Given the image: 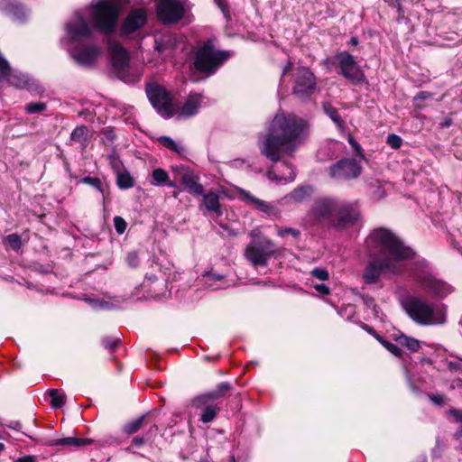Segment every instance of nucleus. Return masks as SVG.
<instances>
[{
	"label": "nucleus",
	"instance_id": "5fc2aeb1",
	"mask_svg": "<svg viewBox=\"0 0 462 462\" xmlns=\"http://www.w3.org/2000/svg\"><path fill=\"white\" fill-rule=\"evenodd\" d=\"M314 289L322 295H328L330 293V289L324 283L315 284Z\"/></svg>",
	"mask_w": 462,
	"mask_h": 462
},
{
	"label": "nucleus",
	"instance_id": "7ed1b4c3",
	"mask_svg": "<svg viewBox=\"0 0 462 462\" xmlns=\"http://www.w3.org/2000/svg\"><path fill=\"white\" fill-rule=\"evenodd\" d=\"M311 225L318 226L328 221L330 226L343 231L356 226L361 212L356 201L339 200L335 198H323L315 201L309 212Z\"/></svg>",
	"mask_w": 462,
	"mask_h": 462
},
{
	"label": "nucleus",
	"instance_id": "b1692460",
	"mask_svg": "<svg viewBox=\"0 0 462 462\" xmlns=\"http://www.w3.org/2000/svg\"><path fill=\"white\" fill-rule=\"evenodd\" d=\"M324 113L336 124L338 129L344 130L346 127V123L342 119L338 109L335 107L329 102H324L322 104Z\"/></svg>",
	"mask_w": 462,
	"mask_h": 462
},
{
	"label": "nucleus",
	"instance_id": "3c124183",
	"mask_svg": "<svg viewBox=\"0 0 462 462\" xmlns=\"http://www.w3.org/2000/svg\"><path fill=\"white\" fill-rule=\"evenodd\" d=\"M147 442V439L143 436H135L131 441V447L142 448Z\"/></svg>",
	"mask_w": 462,
	"mask_h": 462
},
{
	"label": "nucleus",
	"instance_id": "7c9ffc66",
	"mask_svg": "<svg viewBox=\"0 0 462 462\" xmlns=\"http://www.w3.org/2000/svg\"><path fill=\"white\" fill-rule=\"evenodd\" d=\"M116 185L120 189H128L134 186V179L126 170L116 173Z\"/></svg>",
	"mask_w": 462,
	"mask_h": 462
},
{
	"label": "nucleus",
	"instance_id": "4d7b16f0",
	"mask_svg": "<svg viewBox=\"0 0 462 462\" xmlns=\"http://www.w3.org/2000/svg\"><path fill=\"white\" fill-rule=\"evenodd\" d=\"M361 299L363 300V303L366 306V307H372V306H374V298L368 295V294H362L361 295Z\"/></svg>",
	"mask_w": 462,
	"mask_h": 462
},
{
	"label": "nucleus",
	"instance_id": "37998d69",
	"mask_svg": "<svg viewBox=\"0 0 462 462\" xmlns=\"http://www.w3.org/2000/svg\"><path fill=\"white\" fill-rule=\"evenodd\" d=\"M125 262L131 268H137L140 264V257L136 251H131L126 254Z\"/></svg>",
	"mask_w": 462,
	"mask_h": 462
},
{
	"label": "nucleus",
	"instance_id": "69168bd1",
	"mask_svg": "<svg viewBox=\"0 0 462 462\" xmlns=\"http://www.w3.org/2000/svg\"><path fill=\"white\" fill-rule=\"evenodd\" d=\"M397 9L400 14H403L402 6L400 3H397Z\"/></svg>",
	"mask_w": 462,
	"mask_h": 462
},
{
	"label": "nucleus",
	"instance_id": "9b49d317",
	"mask_svg": "<svg viewBox=\"0 0 462 462\" xmlns=\"http://www.w3.org/2000/svg\"><path fill=\"white\" fill-rule=\"evenodd\" d=\"M317 89L315 74L308 67H299L295 73L292 94L301 100L310 97Z\"/></svg>",
	"mask_w": 462,
	"mask_h": 462
},
{
	"label": "nucleus",
	"instance_id": "4c0bfd02",
	"mask_svg": "<svg viewBox=\"0 0 462 462\" xmlns=\"http://www.w3.org/2000/svg\"><path fill=\"white\" fill-rule=\"evenodd\" d=\"M347 142L350 144V146L353 149L354 154L357 157H359L361 160L365 161V154L364 152V150L362 146L358 143V142L355 139V137L349 134L347 135Z\"/></svg>",
	"mask_w": 462,
	"mask_h": 462
},
{
	"label": "nucleus",
	"instance_id": "f8f14e48",
	"mask_svg": "<svg viewBox=\"0 0 462 462\" xmlns=\"http://www.w3.org/2000/svg\"><path fill=\"white\" fill-rule=\"evenodd\" d=\"M415 281L427 294L433 298L443 299L453 291L450 284L430 273L416 274Z\"/></svg>",
	"mask_w": 462,
	"mask_h": 462
},
{
	"label": "nucleus",
	"instance_id": "5701e85b",
	"mask_svg": "<svg viewBox=\"0 0 462 462\" xmlns=\"http://www.w3.org/2000/svg\"><path fill=\"white\" fill-rule=\"evenodd\" d=\"M194 408L202 410L200 420L204 423L212 421L220 411V408L212 401H208L207 403L201 407Z\"/></svg>",
	"mask_w": 462,
	"mask_h": 462
},
{
	"label": "nucleus",
	"instance_id": "e2e57ef3",
	"mask_svg": "<svg viewBox=\"0 0 462 462\" xmlns=\"http://www.w3.org/2000/svg\"><path fill=\"white\" fill-rule=\"evenodd\" d=\"M14 82L16 84H14V85L16 86V87H21L24 83V81L19 76H17V75H16V78L14 79Z\"/></svg>",
	"mask_w": 462,
	"mask_h": 462
},
{
	"label": "nucleus",
	"instance_id": "603ef678",
	"mask_svg": "<svg viewBox=\"0 0 462 462\" xmlns=\"http://www.w3.org/2000/svg\"><path fill=\"white\" fill-rule=\"evenodd\" d=\"M361 328L366 331L368 334H370L371 336H373L377 341H378V338L382 337V336L380 334L377 333V331L371 326H369L368 324H365V323H361Z\"/></svg>",
	"mask_w": 462,
	"mask_h": 462
},
{
	"label": "nucleus",
	"instance_id": "9d476101",
	"mask_svg": "<svg viewBox=\"0 0 462 462\" xmlns=\"http://www.w3.org/2000/svg\"><path fill=\"white\" fill-rule=\"evenodd\" d=\"M338 74L355 85L366 81L365 74L356 57L346 51H338L335 55Z\"/></svg>",
	"mask_w": 462,
	"mask_h": 462
},
{
	"label": "nucleus",
	"instance_id": "de8ad7c7",
	"mask_svg": "<svg viewBox=\"0 0 462 462\" xmlns=\"http://www.w3.org/2000/svg\"><path fill=\"white\" fill-rule=\"evenodd\" d=\"M217 6L220 9L221 13L223 14L226 21L227 23H229L232 20V17H231L230 6L228 5V2L226 0H225Z\"/></svg>",
	"mask_w": 462,
	"mask_h": 462
},
{
	"label": "nucleus",
	"instance_id": "49530a36",
	"mask_svg": "<svg viewBox=\"0 0 462 462\" xmlns=\"http://www.w3.org/2000/svg\"><path fill=\"white\" fill-rule=\"evenodd\" d=\"M310 274L320 281H327L329 278V273L325 268L315 267Z\"/></svg>",
	"mask_w": 462,
	"mask_h": 462
},
{
	"label": "nucleus",
	"instance_id": "f704fd0d",
	"mask_svg": "<svg viewBox=\"0 0 462 462\" xmlns=\"http://www.w3.org/2000/svg\"><path fill=\"white\" fill-rule=\"evenodd\" d=\"M158 143L160 144H162L163 147L178 153V154H180L183 151V148L182 147H180L176 144V143L169 136H165V135H162V136H160L158 139H157Z\"/></svg>",
	"mask_w": 462,
	"mask_h": 462
},
{
	"label": "nucleus",
	"instance_id": "f03ea898",
	"mask_svg": "<svg viewBox=\"0 0 462 462\" xmlns=\"http://www.w3.org/2000/svg\"><path fill=\"white\" fill-rule=\"evenodd\" d=\"M304 124L294 116L276 115L265 140L261 146V153L273 162L282 159V152L292 151L295 142L301 136Z\"/></svg>",
	"mask_w": 462,
	"mask_h": 462
},
{
	"label": "nucleus",
	"instance_id": "052dcab7",
	"mask_svg": "<svg viewBox=\"0 0 462 462\" xmlns=\"http://www.w3.org/2000/svg\"><path fill=\"white\" fill-rule=\"evenodd\" d=\"M292 66H293L292 62L289 60L287 62V64L282 69V78H283L289 71H291V69H292Z\"/></svg>",
	"mask_w": 462,
	"mask_h": 462
},
{
	"label": "nucleus",
	"instance_id": "2f4dec72",
	"mask_svg": "<svg viewBox=\"0 0 462 462\" xmlns=\"http://www.w3.org/2000/svg\"><path fill=\"white\" fill-rule=\"evenodd\" d=\"M88 128L86 125L77 126L70 134V141L83 144L87 141Z\"/></svg>",
	"mask_w": 462,
	"mask_h": 462
},
{
	"label": "nucleus",
	"instance_id": "a19ab883",
	"mask_svg": "<svg viewBox=\"0 0 462 462\" xmlns=\"http://www.w3.org/2000/svg\"><path fill=\"white\" fill-rule=\"evenodd\" d=\"M277 235L281 237H284L287 235H291L293 237L299 238L301 233L297 228L277 226Z\"/></svg>",
	"mask_w": 462,
	"mask_h": 462
},
{
	"label": "nucleus",
	"instance_id": "412c9836",
	"mask_svg": "<svg viewBox=\"0 0 462 462\" xmlns=\"http://www.w3.org/2000/svg\"><path fill=\"white\" fill-rule=\"evenodd\" d=\"M242 194L244 195L245 199L247 202L254 204L258 210L265 213L267 216H270V217H279L280 210L274 205L270 204L264 200H262L260 199L254 197L253 195L250 194V192H248L246 190L243 189Z\"/></svg>",
	"mask_w": 462,
	"mask_h": 462
},
{
	"label": "nucleus",
	"instance_id": "aec40b11",
	"mask_svg": "<svg viewBox=\"0 0 462 462\" xmlns=\"http://www.w3.org/2000/svg\"><path fill=\"white\" fill-rule=\"evenodd\" d=\"M42 445L48 447H56V446H73L76 448L91 445L94 443L92 439L87 438H76V437H67L58 439H47V440H39Z\"/></svg>",
	"mask_w": 462,
	"mask_h": 462
},
{
	"label": "nucleus",
	"instance_id": "a211bd4d",
	"mask_svg": "<svg viewBox=\"0 0 462 462\" xmlns=\"http://www.w3.org/2000/svg\"><path fill=\"white\" fill-rule=\"evenodd\" d=\"M181 183L186 190L193 196H201L204 193V187L199 183V176L189 168H182L180 172Z\"/></svg>",
	"mask_w": 462,
	"mask_h": 462
},
{
	"label": "nucleus",
	"instance_id": "f3484780",
	"mask_svg": "<svg viewBox=\"0 0 462 462\" xmlns=\"http://www.w3.org/2000/svg\"><path fill=\"white\" fill-rule=\"evenodd\" d=\"M233 385L228 382H222L217 387L208 393L200 394L192 400L193 407H201L207 403L208 401H216L219 398L226 397L233 391Z\"/></svg>",
	"mask_w": 462,
	"mask_h": 462
},
{
	"label": "nucleus",
	"instance_id": "58836bf2",
	"mask_svg": "<svg viewBox=\"0 0 462 462\" xmlns=\"http://www.w3.org/2000/svg\"><path fill=\"white\" fill-rule=\"evenodd\" d=\"M378 342L394 356L401 357L402 356V349L398 347L396 345L386 340L383 337L378 338Z\"/></svg>",
	"mask_w": 462,
	"mask_h": 462
},
{
	"label": "nucleus",
	"instance_id": "ea45409f",
	"mask_svg": "<svg viewBox=\"0 0 462 462\" xmlns=\"http://www.w3.org/2000/svg\"><path fill=\"white\" fill-rule=\"evenodd\" d=\"M47 105L44 102H31L26 104L25 111L27 114H40L46 110Z\"/></svg>",
	"mask_w": 462,
	"mask_h": 462
},
{
	"label": "nucleus",
	"instance_id": "e433bc0d",
	"mask_svg": "<svg viewBox=\"0 0 462 462\" xmlns=\"http://www.w3.org/2000/svg\"><path fill=\"white\" fill-rule=\"evenodd\" d=\"M5 10L8 14H12L14 18L22 20L25 17L23 8L17 4L8 3L5 6Z\"/></svg>",
	"mask_w": 462,
	"mask_h": 462
},
{
	"label": "nucleus",
	"instance_id": "774afa93",
	"mask_svg": "<svg viewBox=\"0 0 462 462\" xmlns=\"http://www.w3.org/2000/svg\"><path fill=\"white\" fill-rule=\"evenodd\" d=\"M225 0H214L215 4L217 5H220L222 2H224Z\"/></svg>",
	"mask_w": 462,
	"mask_h": 462
},
{
	"label": "nucleus",
	"instance_id": "bb28decb",
	"mask_svg": "<svg viewBox=\"0 0 462 462\" xmlns=\"http://www.w3.org/2000/svg\"><path fill=\"white\" fill-rule=\"evenodd\" d=\"M313 192V188L310 185H303L295 188L289 195L290 200L300 203L309 199Z\"/></svg>",
	"mask_w": 462,
	"mask_h": 462
},
{
	"label": "nucleus",
	"instance_id": "6ab92c4d",
	"mask_svg": "<svg viewBox=\"0 0 462 462\" xmlns=\"http://www.w3.org/2000/svg\"><path fill=\"white\" fill-rule=\"evenodd\" d=\"M99 53L100 49L98 47L87 45L76 48L72 53V58L79 65L91 66L96 62Z\"/></svg>",
	"mask_w": 462,
	"mask_h": 462
},
{
	"label": "nucleus",
	"instance_id": "cd10ccee",
	"mask_svg": "<svg viewBox=\"0 0 462 462\" xmlns=\"http://www.w3.org/2000/svg\"><path fill=\"white\" fill-rule=\"evenodd\" d=\"M152 180L151 181V184H152V185H155V186L167 185L171 188L175 187V183L173 181L170 180L168 172L162 168L154 169L152 171Z\"/></svg>",
	"mask_w": 462,
	"mask_h": 462
},
{
	"label": "nucleus",
	"instance_id": "20e7f679",
	"mask_svg": "<svg viewBox=\"0 0 462 462\" xmlns=\"http://www.w3.org/2000/svg\"><path fill=\"white\" fill-rule=\"evenodd\" d=\"M229 51L217 50L214 40L208 39L193 51L192 69L199 74L210 77L230 59Z\"/></svg>",
	"mask_w": 462,
	"mask_h": 462
},
{
	"label": "nucleus",
	"instance_id": "c85d7f7f",
	"mask_svg": "<svg viewBox=\"0 0 462 462\" xmlns=\"http://www.w3.org/2000/svg\"><path fill=\"white\" fill-rule=\"evenodd\" d=\"M393 339L402 346L408 348L411 352H417L420 347V342L418 339L406 336L402 332H399L398 335H394Z\"/></svg>",
	"mask_w": 462,
	"mask_h": 462
},
{
	"label": "nucleus",
	"instance_id": "423d86ee",
	"mask_svg": "<svg viewBox=\"0 0 462 462\" xmlns=\"http://www.w3.org/2000/svg\"><path fill=\"white\" fill-rule=\"evenodd\" d=\"M402 307L406 314L418 325H441L446 321L444 310L435 309L427 300L419 297L409 296L402 303Z\"/></svg>",
	"mask_w": 462,
	"mask_h": 462
},
{
	"label": "nucleus",
	"instance_id": "393cba45",
	"mask_svg": "<svg viewBox=\"0 0 462 462\" xmlns=\"http://www.w3.org/2000/svg\"><path fill=\"white\" fill-rule=\"evenodd\" d=\"M203 204L208 211L215 212L217 216L222 214L219 203V197L214 191L203 193Z\"/></svg>",
	"mask_w": 462,
	"mask_h": 462
},
{
	"label": "nucleus",
	"instance_id": "ddd939ff",
	"mask_svg": "<svg viewBox=\"0 0 462 462\" xmlns=\"http://www.w3.org/2000/svg\"><path fill=\"white\" fill-rule=\"evenodd\" d=\"M148 21L147 12L143 8L132 9L118 29L119 37L128 38L133 33L140 31Z\"/></svg>",
	"mask_w": 462,
	"mask_h": 462
},
{
	"label": "nucleus",
	"instance_id": "864d4df0",
	"mask_svg": "<svg viewBox=\"0 0 462 462\" xmlns=\"http://www.w3.org/2000/svg\"><path fill=\"white\" fill-rule=\"evenodd\" d=\"M448 414H450L457 422L462 423V410L451 408L448 410Z\"/></svg>",
	"mask_w": 462,
	"mask_h": 462
},
{
	"label": "nucleus",
	"instance_id": "dca6fc26",
	"mask_svg": "<svg viewBox=\"0 0 462 462\" xmlns=\"http://www.w3.org/2000/svg\"><path fill=\"white\" fill-rule=\"evenodd\" d=\"M67 33L71 42H78L81 39H90L94 35V29L83 16H79L76 21L68 23L66 25Z\"/></svg>",
	"mask_w": 462,
	"mask_h": 462
},
{
	"label": "nucleus",
	"instance_id": "bf43d9fd",
	"mask_svg": "<svg viewBox=\"0 0 462 462\" xmlns=\"http://www.w3.org/2000/svg\"><path fill=\"white\" fill-rule=\"evenodd\" d=\"M15 462H36V457L33 455H26L19 457Z\"/></svg>",
	"mask_w": 462,
	"mask_h": 462
},
{
	"label": "nucleus",
	"instance_id": "1a4fd4ad",
	"mask_svg": "<svg viewBox=\"0 0 462 462\" xmlns=\"http://www.w3.org/2000/svg\"><path fill=\"white\" fill-rule=\"evenodd\" d=\"M188 0H159L155 5L157 19L163 25L177 24L189 12Z\"/></svg>",
	"mask_w": 462,
	"mask_h": 462
},
{
	"label": "nucleus",
	"instance_id": "c03bdc74",
	"mask_svg": "<svg viewBox=\"0 0 462 462\" xmlns=\"http://www.w3.org/2000/svg\"><path fill=\"white\" fill-rule=\"evenodd\" d=\"M386 143L391 148L397 150V149L401 148V146L402 144V139L401 138V136H399L395 134H391L387 136Z\"/></svg>",
	"mask_w": 462,
	"mask_h": 462
},
{
	"label": "nucleus",
	"instance_id": "79ce46f5",
	"mask_svg": "<svg viewBox=\"0 0 462 462\" xmlns=\"http://www.w3.org/2000/svg\"><path fill=\"white\" fill-rule=\"evenodd\" d=\"M120 342V339L117 337H104L102 340V345L110 352H115L118 347Z\"/></svg>",
	"mask_w": 462,
	"mask_h": 462
},
{
	"label": "nucleus",
	"instance_id": "09e8293b",
	"mask_svg": "<svg viewBox=\"0 0 462 462\" xmlns=\"http://www.w3.org/2000/svg\"><path fill=\"white\" fill-rule=\"evenodd\" d=\"M428 398L437 406H442L446 401V397L439 393H429Z\"/></svg>",
	"mask_w": 462,
	"mask_h": 462
},
{
	"label": "nucleus",
	"instance_id": "8fccbe9b",
	"mask_svg": "<svg viewBox=\"0 0 462 462\" xmlns=\"http://www.w3.org/2000/svg\"><path fill=\"white\" fill-rule=\"evenodd\" d=\"M346 46L352 51H360L363 47L360 46V41L357 36H352L349 41L346 42Z\"/></svg>",
	"mask_w": 462,
	"mask_h": 462
},
{
	"label": "nucleus",
	"instance_id": "f257e3e1",
	"mask_svg": "<svg viewBox=\"0 0 462 462\" xmlns=\"http://www.w3.org/2000/svg\"><path fill=\"white\" fill-rule=\"evenodd\" d=\"M365 243L369 257L362 275L365 284L376 283L384 272L400 273L401 263L414 259L416 255L411 246L386 227L371 231Z\"/></svg>",
	"mask_w": 462,
	"mask_h": 462
},
{
	"label": "nucleus",
	"instance_id": "a18cd8bd",
	"mask_svg": "<svg viewBox=\"0 0 462 462\" xmlns=\"http://www.w3.org/2000/svg\"><path fill=\"white\" fill-rule=\"evenodd\" d=\"M114 226H115L116 233L118 235H122L125 233V229L127 227V223L122 217L116 216L114 217Z\"/></svg>",
	"mask_w": 462,
	"mask_h": 462
},
{
	"label": "nucleus",
	"instance_id": "13d9d810",
	"mask_svg": "<svg viewBox=\"0 0 462 462\" xmlns=\"http://www.w3.org/2000/svg\"><path fill=\"white\" fill-rule=\"evenodd\" d=\"M167 49V46L164 42H162L161 40H155V50L160 52V53H162L164 52V51Z\"/></svg>",
	"mask_w": 462,
	"mask_h": 462
},
{
	"label": "nucleus",
	"instance_id": "2eb2a0df",
	"mask_svg": "<svg viewBox=\"0 0 462 462\" xmlns=\"http://www.w3.org/2000/svg\"><path fill=\"white\" fill-rule=\"evenodd\" d=\"M113 69L119 74L127 71L130 67V55L126 49L116 40H106Z\"/></svg>",
	"mask_w": 462,
	"mask_h": 462
},
{
	"label": "nucleus",
	"instance_id": "c756f323",
	"mask_svg": "<svg viewBox=\"0 0 462 462\" xmlns=\"http://www.w3.org/2000/svg\"><path fill=\"white\" fill-rule=\"evenodd\" d=\"M16 74L9 66L8 61L0 54V79H5L9 84H16Z\"/></svg>",
	"mask_w": 462,
	"mask_h": 462
},
{
	"label": "nucleus",
	"instance_id": "39448f33",
	"mask_svg": "<svg viewBox=\"0 0 462 462\" xmlns=\"http://www.w3.org/2000/svg\"><path fill=\"white\" fill-rule=\"evenodd\" d=\"M120 10L118 0H99L92 5L89 16L93 29L106 40L111 38L117 31Z\"/></svg>",
	"mask_w": 462,
	"mask_h": 462
},
{
	"label": "nucleus",
	"instance_id": "338daca9",
	"mask_svg": "<svg viewBox=\"0 0 462 462\" xmlns=\"http://www.w3.org/2000/svg\"><path fill=\"white\" fill-rule=\"evenodd\" d=\"M228 462H236L234 455L230 456Z\"/></svg>",
	"mask_w": 462,
	"mask_h": 462
},
{
	"label": "nucleus",
	"instance_id": "a878e982",
	"mask_svg": "<svg viewBox=\"0 0 462 462\" xmlns=\"http://www.w3.org/2000/svg\"><path fill=\"white\" fill-rule=\"evenodd\" d=\"M147 414H143L140 417L126 422L122 427V432L127 436H132L137 433L144 424H146Z\"/></svg>",
	"mask_w": 462,
	"mask_h": 462
},
{
	"label": "nucleus",
	"instance_id": "c9c22d12",
	"mask_svg": "<svg viewBox=\"0 0 462 462\" xmlns=\"http://www.w3.org/2000/svg\"><path fill=\"white\" fill-rule=\"evenodd\" d=\"M79 182L93 187L95 189L101 192L103 194L104 200L106 199L103 183L99 178L87 176V177L82 178Z\"/></svg>",
	"mask_w": 462,
	"mask_h": 462
},
{
	"label": "nucleus",
	"instance_id": "6e6d98bb",
	"mask_svg": "<svg viewBox=\"0 0 462 462\" xmlns=\"http://www.w3.org/2000/svg\"><path fill=\"white\" fill-rule=\"evenodd\" d=\"M432 96V94L430 92H428V91H420L417 93V95L414 97V101L415 102H419V101H424L426 99H428L429 97H430Z\"/></svg>",
	"mask_w": 462,
	"mask_h": 462
},
{
	"label": "nucleus",
	"instance_id": "4be33fe9",
	"mask_svg": "<svg viewBox=\"0 0 462 462\" xmlns=\"http://www.w3.org/2000/svg\"><path fill=\"white\" fill-rule=\"evenodd\" d=\"M201 96L199 94H190L179 111V116L189 118L199 113L200 107Z\"/></svg>",
	"mask_w": 462,
	"mask_h": 462
},
{
	"label": "nucleus",
	"instance_id": "4468645a",
	"mask_svg": "<svg viewBox=\"0 0 462 462\" xmlns=\"http://www.w3.org/2000/svg\"><path fill=\"white\" fill-rule=\"evenodd\" d=\"M363 168L354 158H343L329 167V175L333 179L353 180L358 178Z\"/></svg>",
	"mask_w": 462,
	"mask_h": 462
},
{
	"label": "nucleus",
	"instance_id": "680f3d73",
	"mask_svg": "<svg viewBox=\"0 0 462 462\" xmlns=\"http://www.w3.org/2000/svg\"><path fill=\"white\" fill-rule=\"evenodd\" d=\"M267 177L271 180H280L278 178V176L276 175V173L271 170H269L267 171Z\"/></svg>",
	"mask_w": 462,
	"mask_h": 462
},
{
	"label": "nucleus",
	"instance_id": "72a5a7b5",
	"mask_svg": "<svg viewBox=\"0 0 462 462\" xmlns=\"http://www.w3.org/2000/svg\"><path fill=\"white\" fill-rule=\"evenodd\" d=\"M4 245H8L14 251H18L23 245L22 237L16 233L10 234L4 238Z\"/></svg>",
	"mask_w": 462,
	"mask_h": 462
},
{
	"label": "nucleus",
	"instance_id": "0e129e2a",
	"mask_svg": "<svg viewBox=\"0 0 462 462\" xmlns=\"http://www.w3.org/2000/svg\"><path fill=\"white\" fill-rule=\"evenodd\" d=\"M20 425H21V423H20V422L15 421V422H14V424H10V425H8V427H9V428H12V429H17V427H18V426H20Z\"/></svg>",
	"mask_w": 462,
	"mask_h": 462
},
{
	"label": "nucleus",
	"instance_id": "0eeeda50",
	"mask_svg": "<svg viewBox=\"0 0 462 462\" xmlns=\"http://www.w3.org/2000/svg\"><path fill=\"white\" fill-rule=\"evenodd\" d=\"M280 249L276 244L265 236L253 239L245 249V257L252 266L266 267L271 257H277Z\"/></svg>",
	"mask_w": 462,
	"mask_h": 462
},
{
	"label": "nucleus",
	"instance_id": "6e6552de",
	"mask_svg": "<svg viewBox=\"0 0 462 462\" xmlns=\"http://www.w3.org/2000/svg\"><path fill=\"white\" fill-rule=\"evenodd\" d=\"M147 97L156 110L164 118H171L175 114L173 97L165 87L156 82L147 83L145 86Z\"/></svg>",
	"mask_w": 462,
	"mask_h": 462
},
{
	"label": "nucleus",
	"instance_id": "473e14b6",
	"mask_svg": "<svg viewBox=\"0 0 462 462\" xmlns=\"http://www.w3.org/2000/svg\"><path fill=\"white\" fill-rule=\"evenodd\" d=\"M48 395L51 397L50 404L54 409L61 408L65 403V397L61 395L58 389H50Z\"/></svg>",
	"mask_w": 462,
	"mask_h": 462
}]
</instances>
